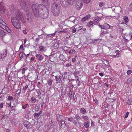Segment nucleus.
<instances>
[{
    "label": "nucleus",
    "mask_w": 132,
    "mask_h": 132,
    "mask_svg": "<svg viewBox=\"0 0 132 132\" xmlns=\"http://www.w3.org/2000/svg\"><path fill=\"white\" fill-rule=\"evenodd\" d=\"M32 11L35 15L38 16H39L45 18L47 17L48 13V10L45 6L41 4H33L32 6Z\"/></svg>",
    "instance_id": "f257e3e1"
},
{
    "label": "nucleus",
    "mask_w": 132,
    "mask_h": 132,
    "mask_svg": "<svg viewBox=\"0 0 132 132\" xmlns=\"http://www.w3.org/2000/svg\"><path fill=\"white\" fill-rule=\"evenodd\" d=\"M60 4L56 2H54L52 4L51 11L53 14L55 16H58L60 12Z\"/></svg>",
    "instance_id": "f03ea898"
},
{
    "label": "nucleus",
    "mask_w": 132,
    "mask_h": 132,
    "mask_svg": "<svg viewBox=\"0 0 132 132\" xmlns=\"http://www.w3.org/2000/svg\"><path fill=\"white\" fill-rule=\"evenodd\" d=\"M11 22L13 25L16 29H19L21 28V23L16 18H12L11 19Z\"/></svg>",
    "instance_id": "7ed1b4c3"
},
{
    "label": "nucleus",
    "mask_w": 132,
    "mask_h": 132,
    "mask_svg": "<svg viewBox=\"0 0 132 132\" xmlns=\"http://www.w3.org/2000/svg\"><path fill=\"white\" fill-rule=\"evenodd\" d=\"M103 27V29L104 30H102L101 31V33L100 34V35L101 36L102 35L105 34H108L109 33V32L107 30L110 29V26L106 23H104L103 25H102Z\"/></svg>",
    "instance_id": "20e7f679"
},
{
    "label": "nucleus",
    "mask_w": 132,
    "mask_h": 132,
    "mask_svg": "<svg viewBox=\"0 0 132 132\" xmlns=\"http://www.w3.org/2000/svg\"><path fill=\"white\" fill-rule=\"evenodd\" d=\"M57 120L59 121H60L61 123V127L62 128H63L65 126V122L63 120V117L62 115H57Z\"/></svg>",
    "instance_id": "39448f33"
},
{
    "label": "nucleus",
    "mask_w": 132,
    "mask_h": 132,
    "mask_svg": "<svg viewBox=\"0 0 132 132\" xmlns=\"http://www.w3.org/2000/svg\"><path fill=\"white\" fill-rule=\"evenodd\" d=\"M69 1V0H60V3L63 7H65L68 3L71 4L69 3V2H70V1Z\"/></svg>",
    "instance_id": "423d86ee"
},
{
    "label": "nucleus",
    "mask_w": 132,
    "mask_h": 132,
    "mask_svg": "<svg viewBox=\"0 0 132 132\" xmlns=\"http://www.w3.org/2000/svg\"><path fill=\"white\" fill-rule=\"evenodd\" d=\"M36 59L39 61H42L44 57L40 54H36L35 55Z\"/></svg>",
    "instance_id": "0eeeda50"
},
{
    "label": "nucleus",
    "mask_w": 132,
    "mask_h": 132,
    "mask_svg": "<svg viewBox=\"0 0 132 132\" xmlns=\"http://www.w3.org/2000/svg\"><path fill=\"white\" fill-rule=\"evenodd\" d=\"M2 57L3 58H5L7 54V50L6 49H5L3 52V53H1Z\"/></svg>",
    "instance_id": "6e6552de"
},
{
    "label": "nucleus",
    "mask_w": 132,
    "mask_h": 132,
    "mask_svg": "<svg viewBox=\"0 0 132 132\" xmlns=\"http://www.w3.org/2000/svg\"><path fill=\"white\" fill-rule=\"evenodd\" d=\"M82 6V4H77L76 6V8L78 10H80Z\"/></svg>",
    "instance_id": "1a4fd4ad"
},
{
    "label": "nucleus",
    "mask_w": 132,
    "mask_h": 132,
    "mask_svg": "<svg viewBox=\"0 0 132 132\" xmlns=\"http://www.w3.org/2000/svg\"><path fill=\"white\" fill-rule=\"evenodd\" d=\"M101 18H97L95 19L94 21H93L94 25H95L98 23L99 21L101 20Z\"/></svg>",
    "instance_id": "9d476101"
},
{
    "label": "nucleus",
    "mask_w": 132,
    "mask_h": 132,
    "mask_svg": "<svg viewBox=\"0 0 132 132\" xmlns=\"http://www.w3.org/2000/svg\"><path fill=\"white\" fill-rule=\"evenodd\" d=\"M6 32L0 29V36L3 37L6 34Z\"/></svg>",
    "instance_id": "9b49d317"
},
{
    "label": "nucleus",
    "mask_w": 132,
    "mask_h": 132,
    "mask_svg": "<svg viewBox=\"0 0 132 132\" xmlns=\"http://www.w3.org/2000/svg\"><path fill=\"white\" fill-rule=\"evenodd\" d=\"M126 103L129 105L132 104V100L131 99H128L126 100Z\"/></svg>",
    "instance_id": "f8f14e48"
},
{
    "label": "nucleus",
    "mask_w": 132,
    "mask_h": 132,
    "mask_svg": "<svg viewBox=\"0 0 132 132\" xmlns=\"http://www.w3.org/2000/svg\"><path fill=\"white\" fill-rule=\"evenodd\" d=\"M90 17V15H87L85 17L83 18L82 19L81 21H85L86 20H87Z\"/></svg>",
    "instance_id": "ddd939ff"
},
{
    "label": "nucleus",
    "mask_w": 132,
    "mask_h": 132,
    "mask_svg": "<svg viewBox=\"0 0 132 132\" xmlns=\"http://www.w3.org/2000/svg\"><path fill=\"white\" fill-rule=\"evenodd\" d=\"M80 111L81 113L85 114L86 113V110L84 108H81L80 109Z\"/></svg>",
    "instance_id": "4468645a"
},
{
    "label": "nucleus",
    "mask_w": 132,
    "mask_h": 132,
    "mask_svg": "<svg viewBox=\"0 0 132 132\" xmlns=\"http://www.w3.org/2000/svg\"><path fill=\"white\" fill-rule=\"evenodd\" d=\"M81 118L83 119L85 121H87L88 119V117H87V116H85L83 115L81 117Z\"/></svg>",
    "instance_id": "2eb2a0df"
},
{
    "label": "nucleus",
    "mask_w": 132,
    "mask_h": 132,
    "mask_svg": "<svg viewBox=\"0 0 132 132\" xmlns=\"http://www.w3.org/2000/svg\"><path fill=\"white\" fill-rule=\"evenodd\" d=\"M89 123L88 122H85L84 123V126L86 128H88L89 127Z\"/></svg>",
    "instance_id": "dca6fc26"
},
{
    "label": "nucleus",
    "mask_w": 132,
    "mask_h": 132,
    "mask_svg": "<svg viewBox=\"0 0 132 132\" xmlns=\"http://www.w3.org/2000/svg\"><path fill=\"white\" fill-rule=\"evenodd\" d=\"M67 72H64L63 75H62V77L63 79H67Z\"/></svg>",
    "instance_id": "f3484780"
},
{
    "label": "nucleus",
    "mask_w": 132,
    "mask_h": 132,
    "mask_svg": "<svg viewBox=\"0 0 132 132\" xmlns=\"http://www.w3.org/2000/svg\"><path fill=\"white\" fill-rule=\"evenodd\" d=\"M75 118L77 121L81 119L80 117L79 116L78 114H76L75 115Z\"/></svg>",
    "instance_id": "a211bd4d"
},
{
    "label": "nucleus",
    "mask_w": 132,
    "mask_h": 132,
    "mask_svg": "<svg viewBox=\"0 0 132 132\" xmlns=\"http://www.w3.org/2000/svg\"><path fill=\"white\" fill-rule=\"evenodd\" d=\"M2 0H0V11H2L4 10V7L2 5H1L2 3Z\"/></svg>",
    "instance_id": "6ab92c4d"
},
{
    "label": "nucleus",
    "mask_w": 132,
    "mask_h": 132,
    "mask_svg": "<svg viewBox=\"0 0 132 132\" xmlns=\"http://www.w3.org/2000/svg\"><path fill=\"white\" fill-rule=\"evenodd\" d=\"M59 58L61 60H62L65 59L64 55L62 54H60Z\"/></svg>",
    "instance_id": "aec40b11"
},
{
    "label": "nucleus",
    "mask_w": 132,
    "mask_h": 132,
    "mask_svg": "<svg viewBox=\"0 0 132 132\" xmlns=\"http://www.w3.org/2000/svg\"><path fill=\"white\" fill-rule=\"evenodd\" d=\"M76 51L74 50H71L69 51V53L71 54L75 53L76 52Z\"/></svg>",
    "instance_id": "412c9836"
},
{
    "label": "nucleus",
    "mask_w": 132,
    "mask_h": 132,
    "mask_svg": "<svg viewBox=\"0 0 132 132\" xmlns=\"http://www.w3.org/2000/svg\"><path fill=\"white\" fill-rule=\"evenodd\" d=\"M24 126L27 129H30V123L29 122H28Z\"/></svg>",
    "instance_id": "4be33fe9"
},
{
    "label": "nucleus",
    "mask_w": 132,
    "mask_h": 132,
    "mask_svg": "<svg viewBox=\"0 0 132 132\" xmlns=\"http://www.w3.org/2000/svg\"><path fill=\"white\" fill-rule=\"evenodd\" d=\"M128 10L129 11H132V2L129 5Z\"/></svg>",
    "instance_id": "5701e85b"
},
{
    "label": "nucleus",
    "mask_w": 132,
    "mask_h": 132,
    "mask_svg": "<svg viewBox=\"0 0 132 132\" xmlns=\"http://www.w3.org/2000/svg\"><path fill=\"white\" fill-rule=\"evenodd\" d=\"M27 0H22L21 1L20 3V4L21 6H22V4L23 3H24L25 6H26V2Z\"/></svg>",
    "instance_id": "b1692460"
},
{
    "label": "nucleus",
    "mask_w": 132,
    "mask_h": 132,
    "mask_svg": "<svg viewBox=\"0 0 132 132\" xmlns=\"http://www.w3.org/2000/svg\"><path fill=\"white\" fill-rule=\"evenodd\" d=\"M75 18L74 16L71 17L69 19V21H70L72 22L73 21V20H75Z\"/></svg>",
    "instance_id": "393cba45"
},
{
    "label": "nucleus",
    "mask_w": 132,
    "mask_h": 132,
    "mask_svg": "<svg viewBox=\"0 0 132 132\" xmlns=\"http://www.w3.org/2000/svg\"><path fill=\"white\" fill-rule=\"evenodd\" d=\"M39 48L40 50L41 51H44L45 49L44 47L42 46H39Z\"/></svg>",
    "instance_id": "a878e982"
},
{
    "label": "nucleus",
    "mask_w": 132,
    "mask_h": 132,
    "mask_svg": "<svg viewBox=\"0 0 132 132\" xmlns=\"http://www.w3.org/2000/svg\"><path fill=\"white\" fill-rule=\"evenodd\" d=\"M123 20L126 23H127L128 22V18L127 16H124L123 18Z\"/></svg>",
    "instance_id": "bb28decb"
},
{
    "label": "nucleus",
    "mask_w": 132,
    "mask_h": 132,
    "mask_svg": "<svg viewBox=\"0 0 132 132\" xmlns=\"http://www.w3.org/2000/svg\"><path fill=\"white\" fill-rule=\"evenodd\" d=\"M38 113H35L34 114V117L35 118H37L39 116Z\"/></svg>",
    "instance_id": "cd10ccee"
},
{
    "label": "nucleus",
    "mask_w": 132,
    "mask_h": 132,
    "mask_svg": "<svg viewBox=\"0 0 132 132\" xmlns=\"http://www.w3.org/2000/svg\"><path fill=\"white\" fill-rule=\"evenodd\" d=\"M83 3L82 0H77L76 3L82 4Z\"/></svg>",
    "instance_id": "c85d7f7f"
},
{
    "label": "nucleus",
    "mask_w": 132,
    "mask_h": 132,
    "mask_svg": "<svg viewBox=\"0 0 132 132\" xmlns=\"http://www.w3.org/2000/svg\"><path fill=\"white\" fill-rule=\"evenodd\" d=\"M31 99L32 101L31 102L32 103H34L36 102V99L35 98H34L33 97H31Z\"/></svg>",
    "instance_id": "c756f323"
},
{
    "label": "nucleus",
    "mask_w": 132,
    "mask_h": 132,
    "mask_svg": "<svg viewBox=\"0 0 132 132\" xmlns=\"http://www.w3.org/2000/svg\"><path fill=\"white\" fill-rule=\"evenodd\" d=\"M7 100H9L12 101L13 100V97L11 96H9L8 97Z\"/></svg>",
    "instance_id": "7c9ffc66"
},
{
    "label": "nucleus",
    "mask_w": 132,
    "mask_h": 132,
    "mask_svg": "<svg viewBox=\"0 0 132 132\" xmlns=\"http://www.w3.org/2000/svg\"><path fill=\"white\" fill-rule=\"evenodd\" d=\"M39 107L38 106H36L35 107V111H38L39 110Z\"/></svg>",
    "instance_id": "2f4dec72"
},
{
    "label": "nucleus",
    "mask_w": 132,
    "mask_h": 132,
    "mask_svg": "<svg viewBox=\"0 0 132 132\" xmlns=\"http://www.w3.org/2000/svg\"><path fill=\"white\" fill-rule=\"evenodd\" d=\"M104 5V3L103 2H100L99 3V6L100 7H101Z\"/></svg>",
    "instance_id": "473e14b6"
},
{
    "label": "nucleus",
    "mask_w": 132,
    "mask_h": 132,
    "mask_svg": "<svg viewBox=\"0 0 132 132\" xmlns=\"http://www.w3.org/2000/svg\"><path fill=\"white\" fill-rule=\"evenodd\" d=\"M52 80L51 79L49 80L48 82V85L50 86H51L52 84Z\"/></svg>",
    "instance_id": "72a5a7b5"
},
{
    "label": "nucleus",
    "mask_w": 132,
    "mask_h": 132,
    "mask_svg": "<svg viewBox=\"0 0 132 132\" xmlns=\"http://www.w3.org/2000/svg\"><path fill=\"white\" fill-rule=\"evenodd\" d=\"M132 73V71L130 70H128L127 72V73L128 75H129Z\"/></svg>",
    "instance_id": "f704fd0d"
},
{
    "label": "nucleus",
    "mask_w": 132,
    "mask_h": 132,
    "mask_svg": "<svg viewBox=\"0 0 132 132\" xmlns=\"http://www.w3.org/2000/svg\"><path fill=\"white\" fill-rule=\"evenodd\" d=\"M68 47L66 46H65L63 47V49L64 51H67L68 50Z\"/></svg>",
    "instance_id": "c9c22d12"
},
{
    "label": "nucleus",
    "mask_w": 132,
    "mask_h": 132,
    "mask_svg": "<svg viewBox=\"0 0 132 132\" xmlns=\"http://www.w3.org/2000/svg\"><path fill=\"white\" fill-rule=\"evenodd\" d=\"M57 79H56V80L58 81H60V80H61V79L60 78V76H57L56 77Z\"/></svg>",
    "instance_id": "e433bc0d"
},
{
    "label": "nucleus",
    "mask_w": 132,
    "mask_h": 132,
    "mask_svg": "<svg viewBox=\"0 0 132 132\" xmlns=\"http://www.w3.org/2000/svg\"><path fill=\"white\" fill-rule=\"evenodd\" d=\"M84 2L86 3H88L90 2V0H84Z\"/></svg>",
    "instance_id": "4c0bfd02"
},
{
    "label": "nucleus",
    "mask_w": 132,
    "mask_h": 132,
    "mask_svg": "<svg viewBox=\"0 0 132 132\" xmlns=\"http://www.w3.org/2000/svg\"><path fill=\"white\" fill-rule=\"evenodd\" d=\"M23 52H21L19 54V56L20 57V58H21V57L23 55Z\"/></svg>",
    "instance_id": "58836bf2"
},
{
    "label": "nucleus",
    "mask_w": 132,
    "mask_h": 132,
    "mask_svg": "<svg viewBox=\"0 0 132 132\" xmlns=\"http://www.w3.org/2000/svg\"><path fill=\"white\" fill-rule=\"evenodd\" d=\"M129 114V112H127L126 113V114H125V118H126L128 117Z\"/></svg>",
    "instance_id": "ea45409f"
},
{
    "label": "nucleus",
    "mask_w": 132,
    "mask_h": 132,
    "mask_svg": "<svg viewBox=\"0 0 132 132\" xmlns=\"http://www.w3.org/2000/svg\"><path fill=\"white\" fill-rule=\"evenodd\" d=\"M94 122L93 121H92L91 122V126L92 127H93L94 125Z\"/></svg>",
    "instance_id": "a19ab883"
},
{
    "label": "nucleus",
    "mask_w": 132,
    "mask_h": 132,
    "mask_svg": "<svg viewBox=\"0 0 132 132\" xmlns=\"http://www.w3.org/2000/svg\"><path fill=\"white\" fill-rule=\"evenodd\" d=\"M28 85H26L25 86L23 87V89L24 90H26L28 88Z\"/></svg>",
    "instance_id": "79ce46f5"
},
{
    "label": "nucleus",
    "mask_w": 132,
    "mask_h": 132,
    "mask_svg": "<svg viewBox=\"0 0 132 132\" xmlns=\"http://www.w3.org/2000/svg\"><path fill=\"white\" fill-rule=\"evenodd\" d=\"M20 50H24V48H23V46L22 45H21L20 46Z\"/></svg>",
    "instance_id": "37998d69"
},
{
    "label": "nucleus",
    "mask_w": 132,
    "mask_h": 132,
    "mask_svg": "<svg viewBox=\"0 0 132 132\" xmlns=\"http://www.w3.org/2000/svg\"><path fill=\"white\" fill-rule=\"evenodd\" d=\"M28 105L27 104H26L24 105L23 106H22V108L25 109Z\"/></svg>",
    "instance_id": "c03bdc74"
},
{
    "label": "nucleus",
    "mask_w": 132,
    "mask_h": 132,
    "mask_svg": "<svg viewBox=\"0 0 132 132\" xmlns=\"http://www.w3.org/2000/svg\"><path fill=\"white\" fill-rule=\"evenodd\" d=\"M104 63L106 65H107L108 64H109L108 62L107 61V60H104Z\"/></svg>",
    "instance_id": "a18cd8bd"
},
{
    "label": "nucleus",
    "mask_w": 132,
    "mask_h": 132,
    "mask_svg": "<svg viewBox=\"0 0 132 132\" xmlns=\"http://www.w3.org/2000/svg\"><path fill=\"white\" fill-rule=\"evenodd\" d=\"M94 101H95V103L96 104H98V101H97V100L95 98V99Z\"/></svg>",
    "instance_id": "49530a36"
},
{
    "label": "nucleus",
    "mask_w": 132,
    "mask_h": 132,
    "mask_svg": "<svg viewBox=\"0 0 132 132\" xmlns=\"http://www.w3.org/2000/svg\"><path fill=\"white\" fill-rule=\"evenodd\" d=\"M113 57H115L117 56V57H118L119 56V54H117L116 55H114L113 56Z\"/></svg>",
    "instance_id": "de8ad7c7"
},
{
    "label": "nucleus",
    "mask_w": 132,
    "mask_h": 132,
    "mask_svg": "<svg viewBox=\"0 0 132 132\" xmlns=\"http://www.w3.org/2000/svg\"><path fill=\"white\" fill-rule=\"evenodd\" d=\"M3 103H1L0 104V109L2 108L3 107Z\"/></svg>",
    "instance_id": "09e8293b"
},
{
    "label": "nucleus",
    "mask_w": 132,
    "mask_h": 132,
    "mask_svg": "<svg viewBox=\"0 0 132 132\" xmlns=\"http://www.w3.org/2000/svg\"><path fill=\"white\" fill-rule=\"evenodd\" d=\"M127 81L130 82L131 81V78H129L127 80Z\"/></svg>",
    "instance_id": "8fccbe9b"
},
{
    "label": "nucleus",
    "mask_w": 132,
    "mask_h": 132,
    "mask_svg": "<svg viewBox=\"0 0 132 132\" xmlns=\"http://www.w3.org/2000/svg\"><path fill=\"white\" fill-rule=\"evenodd\" d=\"M89 23L90 25H93L94 24V23L93 21H90L89 22Z\"/></svg>",
    "instance_id": "3c124183"
},
{
    "label": "nucleus",
    "mask_w": 132,
    "mask_h": 132,
    "mask_svg": "<svg viewBox=\"0 0 132 132\" xmlns=\"http://www.w3.org/2000/svg\"><path fill=\"white\" fill-rule=\"evenodd\" d=\"M99 75L101 77H102L104 75V74L102 73H100L99 74Z\"/></svg>",
    "instance_id": "603ef678"
},
{
    "label": "nucleus",
    "mask_w": 132,
    "mask_h": 132,
    "mask_svg": "<svg viewBox=\"0 0 132 132\" xmlns=\"http://www.w3.org/2000/svg\"><path fill=\"white\" fill-rule=\"evenodd\" d=\"M7 106H11V104L10 103H7L6 104Z\"/></svg>",
    "instance_id": "864d4df0"
},
{
    "label": "nucleus",
    "mask_w": 132,
    "mask_h": 132,
    "mask_svg": "<svg viewBox=\"0 0 132 132\" xmlns=\"http://www.w3.org/2000/svg\"><path fill=\"white\" fill-rule=\"evenodd\" d=\"M76 32V29L75 28H74L72 30V32L73 33L75 32Z\"/></svg>",
    "instance_id": "5fc2aeb1"
},
{
    "label": "nucleus",
    "mask_w": 132,
    "mask_h": 132,
    "mask_svg": "<svg viewBox=\"0 0 132 132\" xmlns=\"http://www.w3.org/2000/svg\"><path fill=\"white\" fill-rule=\"evenodd\" d=\"M39 38H36L35 40V41L36 42H38L39 41Z\"/></svg>",
    "instance_id": "6e6d98bb"
},
{
    "label": "nucleus",
    "mask_w": 132,
    "mask_h": 132,
    "mask_svg": "<svg viewBox=\"0 0 132 132\" xmlns=\"http://www.w3.org/2000/svg\"><path fill=\"white\" fill-rule=\"evenodd\" d=\"M71 64H70L68 63L66 64V66L67 67H69L71 66Z\"/></svg>",
    "instance_id": "4d7b16f0"
},
{
    "label": "nucleus",
    "mask_w": 132,
    "mask_h": 132,
    "mask_svg": "<svg viewBox=\"0 0 132 132\" xmlns=\"http://www.w3.org/2000/svg\"><path fill=\"white\" fill-rule=\"evenodd\" d=\"M72 61L73 62H75L76 61V60L75 58H73L72 59Z\"/></svg>",
    "instance_id": "13d9d810"
},
{
    "label": "nucleus",
    "mask_w": 132,
    "mask_h": 132,
    "mask_svg": "<svg viewBox=\"0 0 132 132\" xmlns=\"http://www.w3.org/2000/svg\"><path fill=\"white\" fill-rule=\"evenodd\" d=\"M68 120L70 121H72V119L71 118H69L68 119Z\"/></svg>",
    "instance_id": "bf43d9fd"
},
{
    "label": "nucleus",
    "mask_w": 132,
    "mask_h": 132,
    "mask_svg": "<svg viewBox=\"0 0 132 132\" xmlns=\"http://www.w3.org/2000/svg\"><path fill=\"white\" fill-rule=\"evenodd\" d=\"M48 0H43V1L45 3V4H47L48 3Z\"/></svg>",
    "instance_id": "052dcab7"
},
{
    "label": "nucleus",
    "mask_w": 132,
    "mask_h": 132,
    "mask_svg": "<svg viewBox=\"0 0 132 132\" xmlns=\"http://www.w3.org/2000/svg\"><path fill=\"white\" fill-rule=\"evenodd\" d=\"M23 32L24 34H27V32H26V31L25 30H23Z\"/></svg>",
    "instance_id": "680f3d73"
},
{
    "label": "nucleus",
    "mask_w": 132,
    "mask_h": 132,
    "mask_svg": "<svg viewBox=\"0 0 132 132\" xmlns=\"http://www.w3.org/2000/svg\"><path fill=\"white\" fill-rule=\"evenodd\" d=\"M98 26L99 27H100L101 29H103V27H102V25H101L100 24H99L98 25Z\"/></svg>",
    "instance_id": "e2e57ef3"
},
{
    "label": "nucleus",
    "mask_w": 132,
    "mask_h": 132,
    "mask_svg": "<svg viewBox=\"0 0 132 132\" xmlns=\"http://www.w3.org/2000/svg\"><path fill=\"white\" fill-rule=\"evenodd\" d=\"M83 27L82 26H79V30H80L82 29Z\"/></svg>",
    "instance_id": "0e129e2a"
},
{
    "label": "nucleus",
    "mask_w": 132,
    "mask_h": 132,
    "mask_svg": "<svg viewBox=\"0 0 132 132\" xmlns=\"http://www.w3.org/2000/svg\"><path fill=\"white\" fill-rule=\"evenodd\" d=\"M3 57H2V55L0 53V59H2Z\"/></svg>",
    "instance_id": "69168bd1"
},
{
    "label": "nucleus",
    "mask_w": 132,
    "mask_h": 132,
    "mask_svg": "<svg viewBox=\"0 0 132 132\" xmlns=\"http://www.w3.org/2000/svg\"><path fill=\"white\" fill-rule=\"evenodd\" d=\"M104 86H106V87H108V86H109V85L108 84H106V83H105V84H104Z\"/></svg>",
    "instance_id": "338daca9"
},
{
    "label": "nucleus",
    "mask_w": 132,
    "mask_h": 132,
    "mask_svg": "<svg viewBox=\"0 0 132 132\" xmlns=\"http://www.w3.org/2000/svg\"><path fill=\"white\" fill-rule=\"evenodd\" d=\"M119 51L118 50H117L115 52V53L117 54H119Z\"/></svg>",
    "instance_id": "774afa93"
}]
</instances>
